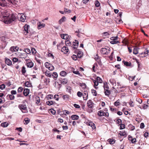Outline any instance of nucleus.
Instances as JSON below:
<instances>
[{"instance_id":"6","label":"nucleus","mask_w":149,"mask_h":149,"mask_svg":"<svg viewBox=\"0 0 149 149\" xmlns=\"http://www.w3.org/2000/svg\"><path fill=\"white\" fill-rule=\"evenodd\" d=\"M109 48L108 47H107V48H103L101 49V53L103 54H108L109 53V51L107 49Z\"/></svg>"},{"instance_id":"40","label":"nucleus","mask_w":149,"mask_h":149,"mask_svg":"<svg viewBox=\"0 0 149 149\" xmlns=\"http://www.w3.org/2000/svg\"><path fill=\"white\" fill-rule=\"evenodd\" d=\"M36 103L37 104H39L40 102V97L38 96H37L36 97Z\"/></svg>"},{"instance_id":"19","label":"nucleus","mask_w":149,"mask_h":149,"mask_svg":"<svg viewBox=\"0 0 149 149\" xmlns=\"http://www.w3.org/2000/svg\"><path fill=\"white\" fill-rule=\"evenodd\" d=\"M82 96L84 100H87V97H88V92L86 91H84V93L83 94Z\"/></svg>"},{"instance_id":"63","label":"nucleus","mask_w":149,"mask_h":149,"mask_svg":"<svg viewBox=\"0 0 149 149\" xmlns=\"http://www.w3.org/2000/svg\"><path fill=\"white\" fill-rule=\"evenodd\" d=\"M73 72L75 74H78L79 76L81 75V74L79 73V72L78 71H73Z\"/></svg>"},{"instance_id":"8","label":"nucleus","mask_w":149,"mask_h":149,"mask_svg":"<svg viewBox=\"0 0 149 149\" xmlns=\"http://www.w3.org/2000/svg\"><path fill=\"white\" fill-rule=\"evenodd\" d=\"M59 81H60L61 84H66L68 81L67 79L65 78H60Z\"/></svg>"},{"instance_id":"41","label":"nucleus","mask_w":149,"mask_h":149,"mask_svg":"<svg viewBox=\"0 0 149 149\" xmlns=\"http://www.w3.org/2000/svg\"><path fill=\"white\" fill-rule=\"evenodd\" d=\"M95 4L96 7H99L100 6V4L99 1L97 0H96L95 1Z\"/></svg>"},{"instance_id":"11","label":"nucleus","mask_w":149,"mask_h":149,"mask_svg":"<svg viewBox=\"0 0 149 149\" xmlns=\"http://www.w3.org/2000/svg\"><path fill=\"white\" fill-rule=\"evenodd\" d=\"M87 105L88 107L89 108H92L93 107L94 104L92 102L91 100H89L87 102Z\"/></svg>"},{"instance_id":"42","label":"nucleus","mask_w":149,"mask_h":149,"mask_svg":"<svg viewBox=\"0 0 149 149\" xmlns=\"http://www.w3.org/2000/svg\"><path fill=\"white\" fill-rule=\"evenodd\" d=\"M24 51L25 52V53L27 54H29L31 53L30 50L28 48L25 49H24Z\"/></svg>"},{"instance_id":"20","label":"nucleus","mask_w":149,"mask_h":149,"mask_svg":"<svg viewBox=\"0 0 149 149\" xmlns=\"http://www.w3.org/2000/svg\"><path fill=\"white\" fill-rule=\"evenodd\" d=\"M71 118L72 120H77L79 119V116L77 115H73L71 116Z\"/></svg>"},{"instance_id":"59","label":"nucleus","mask_w":149,"mask_h":149,"mask_svg":"<svg viewBox=\"0 0 149 149\" xmlns=\"http://www.w3.org/2000/svg\"><path fill=\"white\" fill-rule=\"evenodd\" d=\"M102 116H105L106 117H108L109 116V113L108 112H103V113H102Z\"/></svg>"},{"instance_id":"7","label":"nucleus","mask_w":149,"mask_h":149,"mask_svg":"<svg viewBox=\"0 0 149 149\" xmlns=\"http://www.w3.org/2000/svg\"><path fill=\"white\" fill-rule=\"evenodd\" d=\"M18 15V18H19V20L22 22H24L25 17L24 14L22 13H19Z\"/></svg>"},{"instance_id":"24","label":"nucleus","mask_w":149,"mask_h":149,"mask_svg":"<svg viewBox=\"0 0 149 149\" xmlns=\"http://www.w3.org/2000/svg\"><path fill=\"white\" fill-rule=\"evenodd\" d=\"M66 19V17L65 16H63L58 21V23L60 24H61L62 23L64 22L65 21Z\"/></svg>"},{"instance_id":"31","label":"nucleus","mask_w":149,"mask_h":149,"mask_svg":"<svg viewBox=\"0 0 149 149\" xmlns=\"http://www.w3.org/2000/svg\"><path fill=\"white\" fill-rule=\"evenodd\" d=\"M103 87L104 88V90H106L107 89H109V87L108 86L106 82H104Z\"/></svg>"},{"instance_id":"18","label":"nucleus","mask_w":149,"mask_h":149,"mask_svg":"<svg viewBox=\"0 0 149 149\" xmlns=\"http://www.w3.org/2000/svg\"><path fill=\"white\" fill-rule=\"evenodd\" d=\"M29 93V90L28 88H25L24 90L23 94L25 96H27Z\"/></svg>"},{"instance_id":"33","label":"nucleus","mask_w":149,"mask_h":149,"mask_svg":"<svg viewBox=\"0 0 149 149\" xmlns=\"http://www.w3.org/2000/svg\"><path fill=\"white\" fill-rule=\"evenodd\" d=\"M24 84L25 86L27 87H30L31 86V84L28 81L25 82Z\"/></svg>"},{"instance_id":"10","label":"nucleus","mask_w":149,"mask_h":149,"mask_svg":"<svg viewBox=\"0 0 149 149\" xmlns=\"http://www.w3.org/2000/svg\"><path fill=\"white\" fill-rule=\"evenodd\" d=\"M74 41L75 42H73V44L72 47V48L73 49H77L79 45V42L77 40H75Z\"/></svg>"},{"instance_id":"5","label":"nucleus","mask_w":149,"mask_h":149,"mask_svg":"<svg viewBox=\"0 0 149 149\" xmlns=\"http://www.w3.org/2000/svg\"><path fill=\"white\" fill-rule=\"evenodd\" d=\"M29 25L26 24L24 26V30L23 31V33L25 35H26L29 33Z\"/></svg>"},{"instance_id":"4","label":"nucleus","mask_w":149,"mask_h":149,"mask_svg":"<svg viewBox=\"0 0 149 149\" xmlns=\"http://www.w3.org/2000/svg\"><path fill=\"white\" fill-rule=\"evenodd\" d=\"M45 67L48 68L49 70L52 71L54 69V67L52 65L48 62H45Z\"/></svg>"},{"instance_id":"51","label":"nucleus","mask_w":149,"mask_h":149,"mask_svg":"<svg viewBox=\"0 0 149 149\" xmlns=\"http://www.w3.org/2000/svg\"><path fill=\"white\" fill-rule=\"evenodd\" d=\"M109 142L111 144H113L114 143L115 141L114 139H110L109 140Z\"/></svg>"},{"instance_id":"21","label":"nucleus","mask_w":149,"mask_h":149,"mask_svg":"<svg viewBox=\"0 0 149 149\" xmlns=\"http://www.w3.org/2000/svg\"><path fill=\"white\" fill-rule=\"evenodd\" d=\"M93 81L94 83V87L95 89H97L98 87H97V86L98 85L99 83L96 80L93 79Z\"/></svg>"},{"instance_id":"43","label":"nucleus","mask_w":149,"mask_h":149,"mask_svg":"<svg viewBox=\"0 0 149 149\" xmlns=\"http://www.w3.org/2000/svg\"><path fill=\"white\" fill-rule=\"evenodd\" d=\"M91 92L92 94L94 96H97V93L96 91L95 90L93 89H92L91 90Z\"/></svg>"},{"instance_id":"26","label":"nucleus","mask_w":149,"mask_h":149,"mask_svg":"<svg viewBox=\"0 0 149 149\" xmlns=\"http://www.w3.org/2000/svg\"><path fill=\"white\" fill-rule=\"evenodd\" d=\"M104 93L106 95L109 97L110 94V91L109 90V89H107L106 90H104Z\"/></svg>"},{"instance_id":"49","label":"nucleus","mask_w":149,"mask_h":149,"mask_svg":"<svg viewBox=\"0 0 149 149\" xmlns=\"http://www.w3.org/2000/svg\"><path fill=\"white\" fill-rule=\"evenodd\" d=\"M8 96H9V98L11 100H13L15 98V96L12 95H8Z\"/></svg>"},{"instance_id":"32","label":"nucleus","mask_w":149,"mask_h":149,"mask_svg":"<svg viewBox=\"0 0 149 149\" xmlns=\"http://www.w3.org/2000/svg\"><path fill=\"white\" fill-rule=\"evenodd\" d=\"M83 56L82 52L81 51H79L77 54V56L79 58H81Z\"/></svg>"},{"instance_id":"28","label":"nucleus","mask_w":149,"mask_h":149,"mask_svg":"<svg viewBox=\"0 0 149 149\" xmlns=\"http://www.w3.org/2000/svg\"><path fill=\"white\" fill-rule=\"evenodd\" d=\"M109 82L113 85H115L116 84V81L115 80L113 79H111L109 80Z\"/></svg>"},{"instance_id":"34","label":"nucleus","mask_w":149,"mask_h":149,"mask_svg":"<svg viewBox=\"0 0 149 149\" xmlns=\"http://www.w3.org/2000/svg\"><path fill=\"white\" fill-rule=\"evenodd\" d=\"M1 126L3 127H6L8 125V124L6 122L2 123H1Z\"/></svg>"},{"instance_id":"61","label":"nucleus","mask_w":149,"mask_h":149,"mask_svg":"<svg viewBox=\"0 0 149 149\" xmlns=\"http://www.w3.org/2000/svg\"><path fill=\"white\" fill-rule=\"evenodd\" d=\"M50 111L51 112V113L52 114L54 115V114H55V113H56V111L54 109H50Z\"/></svg>"},{"instance_id":"36","label":"nucleus","mask_w":149,"mask_h":149,"mask_svg":"<svg viewBox=\"0 0 149 149\" xmlns=\"http://www.w3.org/2000/svg\"><path fill=\"white\" fill-rule=\"evenodd\" d=\"M67 74L65 72L62 71H61L60 73V75L61 76L63 77H64Z\"/></svg>"},{"instance_id":"54","label":"nucleus","mask_w":149,"mask_h":149,"mask_svg":"<svg viewBox=\"0 0 149 149\" xmlns=\"http://www.w3.org/2000/svg\"><path fill=\"white\" fill-rule=\"evenodd\" d=\"M53 97V95H52L49 94L48 95H47V98L48 100L52 98Z\"/></svg>"},{"instance_id":"39","label":"nucleus","mask_w":149,"mask_h":149,"mask_svg":"<svg viewBox=\"0 0 149 149\" xmlns=\"http://www.w3.org/2000/svg\"><path fill=\"white\" fill-rule=\"evenodd\" d=\"M138 51L137 49L136 48H134L133 50V53L134 54H136L138 53Z\"/></svg>"},{"instance_id":"55","label":"nucleus","mask_w":149,"mask_h":149,"mask_svg":"<svg viewBox=\"0 0 149 149\" xmlns=\"http://www.w3.org/2000/svg\"><path fill=\"white\" fill-rule=\"evenodd\" d=\"M63 98L64 100H65L66 99H68L69 98V96L68 95H63Z\"/></svg>"},{"instance_id":"3","label":"nucleus","mask_w":149,"mask_h":149,"mask_svg":"<svg viewBox=\"0 0 149 149\" xmlns=\"http://www.w3.org/2000/svg\"><path fill=\"white\" fill-rule=\"evenodd\" d=\"M25 61H26V65L28 68H31L33 66V63L31 60L29 59H26Z\"/></svg>"},{"instance_id":"9","label":"nucleus","mask_w":149,"mask_h":149,"mask_svg":"<svg viewBox=\"0 0 149 149\" xmlns=\"http://www.w3.org/2000/svg\"><path fill=\"white\" fill-rule=\"evenodd\" d=\"M148 51L147 50L146 51L139 53V56L141 57H144L147 56L148 55Z\"/></svg>"},{"instance_id":"12","label":"nucleus","mask_w":149,"mask_h":149,"mask_svg":"<svg viewBox=\"0 0 149 149\" xmlns=\"http://www.w3.org/2000/svg\"><path fill=\"white\" fill-rule=\"evenodd\" d=\"M0 6L2 7L7 6V2L5 0H0Z\"/></svg>"},{"instance_id":"44","label":"nucleus","mask_w":149,"mask_h":149,"mask_svg":"<svg viewBox=\"0 0 149 149\" xmlns=\"http://www.w3.org/2000/svg\"><path fill=\"white\" fill-rule=\"evenodd\" d=\"M52 75L54 78H57L58 77V74L56 72H54Z\"/></svg>"},{"instance_id":"52","label":"nucleus","mask_w":149,"mask_h":149,"mask_svg":"<svg viewBox=\"0 0 149 149\" xmlns=\"http://www.w3.org/2000/svg\"><path fill=\"white\" fill-rule=\"evenodd\" d=\"M118 36H116V37H111L110 39L111 41L112 40H117L118 39Z\"/></svg>"},{"instance_id":"58","label":"nucleus","mask_w":149,"mask_h":149,"mask_svg":"<svg viewBox=\"0 0 149 149\" xmlns=\"http://www.w3.org/2000/svg\"><path fill=\"white\" fill-rule=\"evenodd\" d=\"M31 50L32 53L33 54H35L36 53V49L34 48H32L31 49Z\"/></svg>"},{"instance_id":"62","label":"nucleus","mask_w":149,"mask_h":149,"mask_svg":"<svg viewBox=\"0 0 149 149\" xmlns=\"http://www.w3.org/2000/svg\"><path fill=\"white\" fill-rule=\"evenodd\" d=\"M5 88V85L3 84H1L0 86V88L1 90H3L4 88Z\"/></svg>"},{"instance_id":"27","label":"nucleus","mask_w":149,"mask_h":149,"mask_svg":"<svg viewBox=\"0 0 149 149\" xmlns=\"http://www.w3.org/2000/svg\"><path fill=\"white\" fill-rule=\"evenodd\" d=\"M119 134H120V136H125V137L127 135V134L126 132L125 131L123 132L120 131Z\"/></svg>"},{"instance_id":"25","label":"nucleus","mask_w":149,"mask_h":149,"mask_svg":"<svg viewBox=\"0 0 149 149\" xmlns=\"http://www.w3.org/2000/svg\"><path fill=\"white\" fill-rule=\"evenodd\" d=\"M27 56V55L26 53H21L20 55V58H25Z\"/></svg>"},{"instance_id":"15","label":"nucleus","mask_w":149,"mask_h":149,"mask_svg":"<svg viewBox=\"0 0 149 149\" xmlns=\"http://www.w3.org/2000/svg\"><path fill=\"white\" fill-rule=\"evenodd\" d=\"M38 28V29H40L42 28H43L45 26V24H41L40 22H38L37 23Z\"/></svg>"},{"instance_id":"29","label":"nucleus","mask_w":149,"mask_h":149,"mask_svg":"<svg viewBox=\"0 0 149 149\" xmlns=\"http://www.w3.org/2000/svg\"><path fill=\"white\" fill-rule=\"evenodd\" d=\"M45 75L47 77H51L52 76V74L50 72L48 71H46L45 72Z\"/></svg>"},{"instance_id":"64","label":"nucleus","mask_w":149,"mask_h":149,"mask_svg":"<svg viewBox=\"0 0 149 149\" xmlns=\"http://www.w3.org/2000/svg\"><path fill=\"white\" fill-rule=\"evenodd\" d=\"M117 123L119 125H120L121 124L122 120L120 119H118L117 120Z\"/></svg>"},{"instance_id":"53","label":"nucleus","mask_w":149,"mask_h":149,"mask_svg":"<svg viewBox=\"0 0 149 149\" xmlns=\"http://www.w3.org/2000/svg\"><path fill=\"white\" fill-rule=\"evenodd\" d=\"M23 90V88L22 87H19L17 90V91L18 93H21V92Z\"/></svg>"},{"instance_id":"2","label":"nucleus","mask_w":149,"mask_h":149,"mask_svg":"<svg viewBox=\"0 0 149 149\" xmlns=\"http://www.w3.org/2000/svg\"><path fill=\"white\" fill-rule=\"evenodd\" d=\"M18 108L23 113H26L28 112L27 108L25 104H19L18 105Z\"/></svg>"},{"instance_id":"30","label":"nucleus","mask_w":149,"mask_h":149,"mask_svg":"<svg viewBox=\"0 0 149 149\" xmlns=\"http://www.w3.org/2000/svg\"><path fill=\"white\" fill-rule=\"evenodd\" d=\"M96 80L97 81V82L98 83H102L103 82V81L102 79L100 77H97Z\"/></svg>"},{"instance_id":"37","label":"nucleus","mask_w":149,"mask_h":149,"mask_svg":"<svg viewBox=\"0 0 149 149\" xmlns=\"http://www.w3.org/2000/svg\"><path fill=\"white\" fill-rule=\"evenodd\" d=\"M119 43V41L117 40H112L110 42V43L112 44H116Z\"/></svg>"},{"instance_id":"57","label":"nucleus","mask_w":149,"mask_h":149,"mask_svg":"<svg viewBox=\"0 0 149 149\" xmlns=\"http://www.w3.org/2000/svg\"><path fill=\"white\" fill-rule=\"evenodd\" d=\"M83 93L80 91H78L77 93V95L79 97H81L82 96Z\"/></svg>"},{"instance_id":"13","label":"nucleus","mask_w":149,"mask_h":149,"mask_svg":"<svg viewBox=\"0 0 149 149\" xmlns=\"http://www.w3.org/2000/svg\"><path fill=\"white\" fill-rule=\"evenodd\" d=\"M86 123L87 125L90 126L93 129H94L96 128L95 124L91 122H87Z\"/></svg>"},{"instance_id":"60","label":"nucleus","mask_w":149,"mask_h":149,"mask_svg":"<svg viewBox=\"0 0 149 149\" xmlns=\"http://www.w3.org/2000/svg\"><path fill=\"white\" fill-rule=\"evenodd\" d=\"M129 104L130 105V106L132 107H134V104L133 103V102L132 100H130V101L129 102Z\"/></svg>"},{"instance_id":"16","label":"nucleus","mask_w":149,"mask_h":149,"mask_svg":"<svg viewBox=\"0 0 149 149\" xmlns=\"http://www.w3.org/2000/svg\"><path fill=\"white\" fill-rule=\"evenodd\" d=\"M68 47H66L64 46L61 49V51L62 52H63L65 54L68 52Z\"/></svg>"},{"instance_id":"35","label":"nucleus","mask_w":149,"mask_h":149,"mask_svg":"<svg viewBox=\"0 0 149 149\" xmlns=\"http://www.w3.org/2000/svg\"><path fill=\"white\" fill-rule=\"evenodd\" d=\"M21 72L23 74H24L26 73V68L24 66L22 67Z\"/></svg>"},{"instance_id":"45","label":"nucleus","mask_w":149,"mask_h":149,"mask_svg":"<svg viewBox=\"0 0 149 149\" xmlns=\"http://www.w3.org/2000/svg\"><path fill=\"white\" fill-rule=\"evenodd\" d=\"M104 111L102 110H100L98 112L97 115L98 116H102V113H103Z\"/></svg>"},{"instance_id":"56","label":"nucleus","mask_w":149,"mask_h":149,"mask_svg":"<svg viewBox=\"0 0 149 149\" xmlns=\"http://www.w3.org/2000/svg\"><path fill=\"white\" fill-rule=\"evenodd\" d=\"M120 125V130L123 129L125 128V125L124 124H121Z\"/></svg>"},{"instance_id":"48","label":"nucleus","mask_w":149,"mask_h":149,"mask_svg":"<svg viewBox=\"0 0 149 149\" xmlns=\"http://www.w3.org/2000/svg\"><path fill=\"white\" fill-rule=\"evenodd\" d=\"M46 103L48 105L50 106L53 104V102L52 101H48L46 102Z\"/></svg>"},{"instance_id":"22","label":"nucleus","mask_w":149,"mask_h":149,"mask_svg":"<svg viewBox=\"0 0 149 149\" xmlns=\"http://www.w3.org/2000/svg\"><path fill=\"white\" fill-rule=\"evenodd\" d=\"M61 36L62 39L65 40L67 39L68 37V35L66 34H61Z\"/></svg>"},{"instance_id":"38","label":"nucleus","mask_w":149,"mask_h":149,"mask_svg":"<svg viewBox=\"0 0 149 149\" xmlns=\"http://www.w3.org/2000/svg\"><path fill=\"white\" fill-rule=\"evenodd\" d=\"M24 121L25 122L24 123L25 124H27L30 121V120L28 118H26L24 119Z\"/></svg>"},{"instance_id":"17","label":"nucleus","mask_w":149,"mask_h":149,"mask_svg":"<svg viewBox=\"0 0 149 149\" xmlns=\"http://www.w3.org/2000/svg\"><path fill=\"white\" fill-rule=\"evenodd\" d=\"M5 61L6 63L8 65L10 66L12 65V61L10 59L7 58H5Z\"/></svg>"},{"instance_id":"14","label":"nucleus","mask_w":149,"mask_h":149,"mask_svg":"<svg viewBox=\"0 0 149 149\" xmlns=\"http://www.w3.org/2000/svg\"><path fill=\"white\" fill-rule=\"evenodd\" d=\"M19 49V47L17 46H12L10 48V50L12 52H16L18 51Z\"/></svg>"},{"instance_id":"47","label":"nucleus","mask_w":149,"mask_h":149,"mask_svg":"<svg viewBox=\"0 0 149 149\" xmlns=\"http://www.w3.org/2000/svg\"><path fill=\"white\" fill-rule=\"evenodd\" d=\"M65 44L67 46H70L71 45L70 42L69 40H67L65 41Z\"/></svg>"},{"instance_id":"23","label":"nucleus","mask_w":149,"mask_h":149,"mask_svg":"<svg viewBox=\"0 0 149 149\" xmlns=\"http://www.w3.org/2000/svg\"><path fill=\"white\" fill-rule=\"evenodd\" d=\"M123 62L124 63V65L126 66H131V62H129L125 61H123Z\"/></svg>"},{"instance_id":"46","label":"nucleus","mask_w":149,"mask_h":149,"mask_svg":"<svg viewBox=\"0 0 149 149\" xmlns=\"http://www.w3.org/2000/svg\"><path fill=\"white\" fill-rule=\"evenodd\" d=\"M119 101V100H118L114 102V105L115 106H117L119 105L120 104V102Z\"/></svg>"},{"instance_id":"50","label":"nucleus","mask_w":149,"mask_h":149,"mask_svg":"<svg viewBox=\"0 0 149 149\" xmlns=\"http://www.w3.org/2000/svg\"><path fill=\"white\" fill-rule=\"evenodd\" d=\"M72 59L75 61H76L77 60V55H75L73 54L72 56Z\"/></svg>"},{"instance_id":"1","label":"nucleus","mask_w":149,"mask_h":149,"mask_svg":"<svg viewBox=\"0 0 149 149\" xmlns=\"http://www.w3.org/2000/svg\"><path fill=\"white\" fill-rule=\"evenodd\" d=\"M16 19L14 14L10 15V11L0 9V20L5 24H10Z\"/></svg>"}]
</instances>
